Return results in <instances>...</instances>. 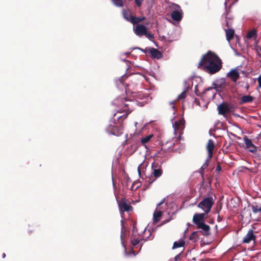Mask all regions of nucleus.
<instances>
[{
  "instance_id": "obj_1",
  "label": "nucleus",
  "mask_w": 261,
  "mask_h": 261,
  "mask_svg": "<svg viewBox=\"0 0 261 261\" xmlns=\"http://www.w3.org/2000/svg\"><path fill=\"white\" fill-rule=\"evenodd\" d=\"M222 64V61L218 56L215 53L209 50L202 56L198 67L213 74L218 72L221 69Z\"/></svg>"
},
{
  "instance_id": "obj_2",
  "label": "nucleus",
  "mask_w": 261,
  "mask_h": 261,
  "mask_svg": "<svg viewBox=\"0 0 261 261\" xmlns=\"http://www.w3.org/2000/svg\"><path fill=\"white\" fill-rule=\"evenodd\" d=\"M130 105L129 103H125L124 108H126L121 111H118L117 112L118 113L124 112V114L122 115L119 116L117 117V124H119L118 125H113L112 124H110L106 128V131L108 133L119 136H120L122 134L123 127V121L125 119L127 118L129 114H130L133 110L129 108ZM117 116V113H115L113 115V124H117V123L115 122V117Z\"/></svg>"
},
{
  "instance_id": "obj_3",
  "label": "nucleus",
  "mask_w": 261,
  "mask_h": 261,
  "mask_svg": "<svg viewBox=\"0 0 261 261\" xmlns=\"http://www.w3.org/2000/svg\"><path fill=\"white\" fill-rule=\"evenodd\" d=\"M214 203V200L212 196H210L205 197L200 201L197 206L203 210L205 214H208L212 209V207Z\"/></svg>"
},
{
  "instance_id": "obj_4",
  "label": "nucleus",
  "mask_w": 261,
  "mask_h": 261,
  "mask_svg": "<svg viewBox=\"0 0 261 261\" xmlns=\"http://www.w3.org/2000/svg\"><path fill=\"white\" fill-rule=\"evenodd\" d=\"M218 113L220 115L225 116L227 113L232 112L234 108L232 105H229L226 102H222L218 106Z\"/></svg>"
},
{
  "instance_id": "obj_5",
  "label": "nucleus",
  "mask_w": 261,
  "mask_h": 261,
  "mask_svg": "<svg viewBox=\"0 0 261 261\" xmlns=\"http://www.w3.org/2000/svg\"><path fill=\"white\" fill-rule=\"evenodd\" d=\"M118 204L121 214L125 212H129L133 210V206L128 203L127 200L125 198H123L120 201H118Z\"/></svg>"
},
{
  "instance_id": "obj_6",
  "label": "nucleus",
  "mask_w": 261,
  "mask_h": 261,
  "mask_svg": "<svg viewBox=\"0 0 261 261\" xmlns=\"http://www.w3.org/2000/svg\"><path fill=\"white\" fill-rule=\"evenodd\" d=\"M185 121L183 118L178 121H175L173 124L174 131L176 133L178 132L179 134H182L185 128Z\"/></svg>"
},
{
  "instance_id": "obj_7",
  "label": "nucleus",
  "mask_w": 261,
  "mask_h": 261,
  "mask_svg": "<svg viewBox=\"0 0 261 261\" xmlns=\"http://www.w3.org/2000/svg\"><path fill=\"white\" fill-rule=\"evenodd\" d=\"M207 214H205V212L203 213L195 214L193 217V223H194L197 226L203 222H204L205 215Z\"/></svg>"
},
{
  "instance_id": "obj_8",
  "label": "nucleus",
  "mask_w": 261,
  "mask_h": 261,
  "mask_svg": "<svg viewBox=\"0 0 261 261\" xmlns=\"http://www.w3.org/2000/svg\"><path fill=\"white\" fill-rule=\"evenodd\" d=\"M198 229H201V230H198L201 232V234L204 236H208L211 234L210 227L209 225L203 222L196 226Z\"/></svg>"
},
{
  "instance_id": "obj_9",
  "label": "nucleus",
  "mask_w": 261,
  "mask_h": 261,
  "mask_svg": "<svg viewBox=\"0 0 261 261\" xmlns=\"http://www.w3.org/2000/svg\"><path fill=\"white\" fill-rule=\"evenodd\" d=\"M227 77L236 83L240 77V74L237 69H232L227 73Z\"/></svg>"
},
{
  "instance_id": "obj_10",
  "label": "nucleus",
  "mask_w": 261,
  "mask_h": 261,
  "mask_svg": "<svg viewBox=\"0 0 261 261\" xmlns=\"http://www.w3.org/2000/svg\"><path fill=\"white\" fill-rule=\"evenodd\" d=\"M149 53L152 58L159 59L163 57L162 53L153 47L149 48Z\"/></svg>"
},
{
  "instance_id": "obj_11",
  "label": "nucleus",
  "mask_w": 261,
  "mask_h": 261,
  "mask_svg": "<svg viewBox=\"0 0 261 261\" xmlns=\"http://www.w3.org/2000/svg\"><path fill=\"white\" fill-rule=\"evenodd\" d=\"M214 147L215 144L214 141L212 139L208 140L206 145V149L208 151V159H211L213 156Z\"/></svg>"
},
{
  "instance_id": "obj_12",
  "label": "nucleus",
  "mask_w": 261,
  "mask_h": 261,
  "mask_svg": "<svg viewBox=\"0 0 261 261\" xmlns=\"http://www.w3.org/2000/svg\"><path fill=\"white\" fill-rule=\"evenodd\" d=\"M146 27L143 24H137L134 30L135 34L139 36H142L146 32Z\"/></svg>"
},
{
  "instance_id": "obj_13",
  "label": "nucleus",
  "mask_w": 261,
  "mask_h": 261,
  "mask_svg": "<svg viewBox=\"0 0 261 261\" xmlns=\"http://www.w3.org/2000/svg\"><path fill=\"white\" fill-rule=\"evenodd\" d=\"M255 237L253 234L252 229H250L247 234L244 237L243 242L244 243H249L252 240H254Z\"/></svg>"
},
{
  "instance_id": "obj_14",
  "label": "nucleus",
  "mask_w": 261,
  "mask_h": 261,
  "mask_svg": "<svg viewBox=\"0 0 261 261\" xmlns=\"http://www.w3.org/2000/svg\"><path fill=\"white\" fill-rule=\"evenodd\" d=\"M171 18L175 21H180L182 19V10H174L171 14Z\"/></svg>"
},
{
  "instance_id": "obj_15",
  "label": "nucleus",
  "mask_w": 261,
  "mask_h": 261,
  "mask_svg": "<svg viewBox=\"0 0 261 261\" xmlns=\"http://www.w3.org/2000/svg\"><path fill=\"white\" fill-rule=\"evenodd\" d=\"M146 239H143L142 238H140L138 236H132L130 237V242L131 244L134 246H136L139 243H140L141 241H145Z\"/></svg>"
},
{
  "instance_id": "obj_16",
  "label": "nucleus",
  "mask_w": 261,
  "mask_h": 261,
  "mask_svg": "<svg viewBox=\"0 0 261 261\" xmlns=\"http://www.w3.org/2000/svg\"><path fill=\"white\" fill-rule=\"evenodd\" d=\"M201 235V232L199 231H194L189 237V240L192 242L195 243L199 239V237Z\"/></svg>"
},
{
  "instance_id": "obj_17",
  "label": "nucleus",
  "mask_w": 261,
  "mask_h": 261,
  "mask_svg": "<svg viewBox=\"0 0 261 261\" xmlns=\"http://www.w3.org/2000/svg\"><path fill=\"white\" fill-rule=\"evenodd\" d=\"M254 100V97L251 95H243L240 98L241 104L250 103Z\"/></svg>"
},
{
  "instance_id": "obj_18",
  "label": "nucleus",
  "mask_w": 261,
  "mask_h": 261,
  "mask_svg": "<svg viewBox=\"0 0 261 261\" xmlns=\"http://www.w3.org/2000/svg\"><path fill=\"white\" fill-rule=\"evenodd\" d=\"M254 214H261V204H257L256 202L253 203L250 206Z\"/></svg>"
},
{
  "instance_id": "obj_19",
  "label": "nucleus",
  "mask_w": 261,
  "mask_h": 261,
  "mask_svg": "<svg viewBox=\"0 0 261 261\" xmlns=\"http://www.w3.org/2000/svg\"><path fill=\"white\" fill-rule=\"evenodd\" d=\"M162 212L160 208H156L153 213V220L154 222H158L160 220L161 217L162 215Z\"/></svg>"
},
{
  "instance_id": "obj_20",
  "label": "nucleus",
  "mask_w": 261,
  "mask_h": 261,
  "mask_svg": "<svg viewBox=\"0 0 261 261\" xmlns=\"http://www.w3.org/2000/svg\"><path fill=\"white\" fill-rule=\"evenodd\" d=\"M225 31L226 32V39L227 41H229L233 38L234 31L233 29L229 28L225 29Z\"/></svg>"
},
{
  "instance_id": "obj_21",
  "label": "nucleus",
  "mask_w": 261,
  "mask_h": 261,
  "mask_svg": "<svg viewBox=\"0 0 261 261\" xmlns=\"http://www.w3.org/2000/svg\"><path fill=\"white\" fill-rule=\"evenodd\" d=\"M163 172V171L162 168L152 170V175L155 179L160 177L162 175Z\"/></svg>"
},
{
  "instance_id": "obj_22",
  "label": "nucleus",
  "mask_w": 261,
  "mask_h": 261,
  "mask_svg": "<svg viewBox=\"0 0 261 261\" xmlns=\"http://www.w3.org/2000/svg\"><path fill=\"white\" fill-rule=\"evenodd\" d=\"M185 242L184 240H179L178 241L174 242L173 245L172 249H175L177 248L184 246Z\"/></svg>"
},
{
  "instance_id": "obj_23",
  "label": "nucleus",
  "mask_w": 261,
  "mask_h": 261,
  "mask_svg": "<svg viewBox=\"0 0 261 261\" xmlns=\"http://www.w3.org/2000/svg\"><path fill=\"white\" fill-rule=\"evenodd\" d=\"M162 162L157 160H154L151 164V170H154L155 169H160L162 168Z\"/></svg>"
},
{
  "instance_id": "obj_24",
  "label": "nucleus",
  "mask_w": 261,
  "mask_h": 261,
  "mask_svg": "<svg viewBox=\"0 0 261 261\" xmlns=\"http://www.w3.org/2000/svg\"><path fill=\"white\" fill-rule=\"evenodd\" d=\"M146 19L145 17H137L136 16H133L132 17V23L133 24H137L139 22H142L145 20Z\"/></svg>"
},
{
  "instance_id": "obj_25",
  "label": "nucleus",
  "mask_w": 261,
  "mask_h": 261,
  "mask_svg": "<svg viewBox=\"0 0 261 261\" xmlns=\"http://www.w3.org/2000/svg\"><path fill=\"white\" fill-rule=\"evenodd\" d=\"M123 16L124 18L128 21L132 22V17L134 16L132 15L129 11L124 10L123 11Z\"/></svg>"
},
{
  "instance_id": "obj_26",
  "label": "nucleus",
  "mask_w": 261,
  "mask_h": 261,
  "mask_svg": "<svg viewBox=\"0 0 261 261\" xmlns=\"http://www.w3.org/2000/svg\"><path fill=\"white\" fill-rule=\"evenodd\" d=\"M153 137V135L152 134L145 136L141 139V143L142 144L145 145L146 143H148Z\"/></svg>"
},
{
  "instance_id": "obj_27",
  "label": "nucleus",
  "mask_w": 261,
  "mask_h": 261,
  "mask_svg": "<svg viewBox=\"0 0 261 261\" xmlns=\"http://www.w3.org/2000/svg\"><path fill=\"white\" fill-rule=\"evenodd\" d=\"M215 88L218 89V88H223L225 87L226 84L224 80H221L220 82H218L215 85Z\"/></svg>"
},
{
  "instance_id": "obj_28",
  "label": "nucleus",
  "mask_w": 261,
  "mask_h": 261,
  "mask_svg": "<svg viewBox=\"0 0 261 261\" xmlns=\"http://www.w3.org/2000/svg\"><path fill=\"white\" fill-rule=\"evenodd\" d=\"M243 140L245 143V144L246 145V148H248L251 145H252L253 144L252 143L251 140L249 139H248L247 136H245L243 138Z\"/></svg>"
},
{
  "instance_id": "obj_29",
  "label": "nucleus",
  "mask_w": 261,
  "mask_h": 261,
  "mask_svg": "<svg viewBox=\"0 0 261 261\" xmlns=\"http://www.w3.org/2000/svg\"><path fill=\"white\" fill-rule=\"evenodd\" d=\"M256 36V31L255 30H252L248 32L247 37L249 39H251L253 37L255 38Z\"/></svg>"
},
{
  "instance_id": "obj_30",
  "label": "nucleus",
  "mask_w": 261,
  "mask_h": 261,
  "mask_svg": "<svg viewBox=\"0 0 261 261\" xmlns=\"http://www.w3.org/2000/svg\"><path fill=\"white\" fill-rule=\"evenodd\" d=\"M164 156H165V152L163 149H161L160 151H158L154 155V157L156 158H163Z\"/></svg>"
},
{
  "instance_id": "obj_31",
  "label": "nucleus",
  "mask_w": 261,
  "mask_h": 261,
  "mask_svg": "<svg viewBox=\"0 0 261 261\" xmlns=\"http://www.w3.org/2000/svg\"><path fill=\"white\" fill-rule=\"evenodd\" d=\"M208 160H206L204 163L203 164V165L201 166V167L200 169V173L201 175L203 174L204 170L208 167Z\"/></svg>"
},
{
  "instance_id": "obj_32",
  "label": "nucleus",
  "mask_w": 261,
  "mask_h": 261,
  "mask_svg": "<svg viewBox=\"0 0 261 261\" xmlns=\"http://www.w3.org/2000/svg\"><path fill=\"white\" fill-rule=\"evenodd\" d=\"M132 236H139L136 222L133 223Z\"/></svg>"
},
{
  "instance_id": "obj_33",
  "label": "nucleus",
  "mask_w": 261,
  "mask_h": 261,
  "mask_svg": "<svg viewBox=\"0 0 261 261\" xmlns=\"http://www.w3.org/2000/svg\"><path fill=\"white\" fill-rule=\"evenodd\" d=\"M114 4L118 7H122L123 6L122 0H112Z\"/></svg>"
},
{
  "instance_id": "obj_34",
  "label": "nucleus",
  "mask_w": 261,
  "mask_h": 261,
  "mask_svg": "<svg viewBox=\"0 0 261 261\" xmlns=\"http://www.w3.org/2000/svg\"><path fill=\"white\" fill-rule=\"evenodd\" d=\"M121 223H122V228H121V241H122V243L123 244L122 241L123 239V237H124V236H125V230L124 229L123 221H121Z\"/></svg>"
},
{
  "instance_id": "obj_35",
  "label": "nucleus",
  "mask_w": 261,
  "mask_h": 261,
  "mask_svg": "<svg viewBox=\"0 0 261 261\" xmlns=\"http://www.w3.org/2000/svg\"><path fill=\"white\" fill-rule=\"evenodd\" d=\"M186 95L187 92L185 90L178 96L177 99H185L186 97Z\"/></svg>"
},
{
  "instance_id": "obj_36",
  "label": "nucleus",
  "mask_w": 261,
  "mask_h": 261,
  "mask_svg": "<svg viewBox=\"0 0 261 261\" xmlns=\"http://www.w3.org/2000/svg\"><path fill=\"white\" fill-rule=\"evenodd\" d=\"M247 149L250 152L252 153H254L257 151V147L254 144L248 147Z\"/></svg>"
},
{
  "instance_id": "obj_37",
  "label": "nucleus",
  "mask_w": 261,
  "mask_h": 261,
  "mask_svg": "<svg viewBox=\"0 0 261 261\" xmlns=\"http://www.w3.org/2000/svg\"><path fill=\"white\" fill-rule=\"evenodd\" d=\"M144 35H145L147 38L150 40L153 39L154 38L153 35L150 32H148L147 30H146V32H145V34H144Z\"/></svg>"
},
{
  "instance_id": "obj_38",
  "label": "nucleus",
  "mask_w": 261,
  "mask_h": 261,
  "mask_svg": "<svg viewBox=\"0 0 261 261\" xmlns=\"http://www.w3.org/2000/svg\"><path fill=\"white\" fill-rule=\"evenodd\" d=\"M143 1L144 0H135V4L138 7L141 6Z\"/></svg>"
},
{
  "instance_id": "obj_39",
  "label": "nucleus",
  "mask_w": 261,
  "mask_h": 261,
  "mask_svg": "<svg viewBox=\"0 0 261 261\" xmlns=\"http://www.w3.org/2000/svg\"><path fill=\"white\" fill-rule=\"evenodd\" d=\"M221 170V167L220 166V164L219 162H218L217 164L216 168L215 170V172H219Z\"/></svg>"
},
{
  "instance_id": "obj_40",
  "label": "nucleus",
  "mask_w": 261,
  "mask_h": 261,
  "mask_svg": "<svg viewBox=\"0 0 261 261\" xmlns=\"http://www.w3.org/2000/svg\"><path fill=\"white\" fill-rule=\"evenodd\" d=\"M181 253V252H180V253H179L178 254L176 255L175 256V257H174V261H178V260H180V259H181V257H180Z\"/></svg>"
},
{
  "instance_id": "obj_41",
  "label": "nucleus",
  "mask_w": 261,
  "mask_h": 261,
  "mask_svg": "<svg viewBox=\"0 0 261 261\" xmlns=\"http://www.w3.org/2000/svg\"><path fill=\"white\" fill-rule=\"evenodd\" d=\"M165 201V198L163 199L157 205V208H160L159 207L163 204Z\"/></svg>"
},
{
  "instance_id": "obj_42",
  "label": "nucleus",
  "mask_w": 261,
  "mask_h": 261,
  "mask_svg": "<svg viewBox=\"0 0 261 261\" xmlns=\"http://www.w3.org/2000/svg\"><path fill=\"white\" fill-rule=\"evenodd\" d=\"M138 48L139 49H140L141 50H142L143 52H144L145 54L149 53V48H146L144 49H141V48Z\"/></svg>"
},
{
  "instance_id": "obj_43",
  "label": "nucleus",
  "mask_w": 261,
  "mask_h": 261,
  "mask_svg": "<svg viewBox=\"0 0 261 261\" xmlns=\"http://www.w3.org/2000/svg\"><path fill=\"white\" fill-rule=\"evenodd\" d=\"M258 83V87L259 88H261V75L259 76L257 79Z\"/></svg>"
},
{
  "instance_id": "obj_44",
  "label": "nucleus",
  "mask_w": 261,
  "mask_h": 261,
  "mask_svg": "<svg viewBox=\"0 0 261 261\" xmlns=\"http://www.w3.org/2000/svg\"><path fill=\"white\" fill-rule=\"evenodd\" d=\"M194 103L197 105V106H200V102H199V100L197 98H195V100H194Z\"/></svg>"
},
{
  "instance_id": "obj_45",
  "label": "nucleus",
  "mask_w": 261,
  "mask_h": 261,
  "mask_svg": "<svg viewBox=\"0 0 261 261\" xmlns=\"http://www.w3.org/2000/svg\"><path fill=\"white\" fill-rule=\"evenodd\" d=\"M141 165H140V166H138V173H139V175H140V174H141V169H140V168H141Z\"/></svg>"
},
{
  "instance_id": "obj_46",
  "label": "nucleus",
  "mask_w": 261,
  "mask_h": 261,
  "mask_svg": "<svg viewBox=\"0 0 261 261\" xmlns=\"http://www.w3.org/2000/svg\"><path fill=\"white\" fill-rule=\"evenodd\" d=\"M249 87V85H248V84H247V85H246V89H248Z\"/></svg>"
},
{
  "instance_id": "obj_47",
  "label": "nucleus",
  "mask_w": 261,
  "mask_h": 261,
  "mask_svg": "<svg viewBox=\"0 0 261 261\" xmlns=\"http://www.w3.org/2000/svg\"><path fill=\"white\" fill-rule=\"evenodd\" d=\"M6 257V254L5 253H4L3 254V258H5Z\"/></svg>"
},
{
  "instance_id": "obj_48",
  "label": "nucleus",
  "mask_w": 261,
  "mask_h": 261,
  "mask_svg": "<svg viewBox=\"0 0 261 261\" xmlns=\"http://www.w3.org/2000/svg\"><path fill=\"white\" fill-rule=\"evenodd\" d=\"M197 89V86H195V92H196ZM196 94L198 95L197 94Z\"/></svg>"
},
{
  "instance_id": "obj_49",
  "label": "nucleus",
  "mask_w": 261,
  "mask_h": 261,
  "mask_svg": "<svg viewBox=\"0 0 261 261\" xmlns=\"http://www.w3.org/2000/svg\"><path fill=\"white\" fill-rule=\"evenodd\" d=\"M226 25L228 28L229 27L228 22L227 21L226 22Z\"/></svg>"
},
{
  "instance_id": "obj_50",
  "label": "nucleus",
  "mask_w": 261,
  "mask_h": 261,
  "mask_svg": "<svg viewBox=\"0 0 261 261\" xmlns=\"http://www.w3.org/2000/svg\"><path fill=\"white\" fill-rule=\"evenodd\" d=\"M32 231H33V230H30L29 231V233H31Z\"/></svg>"
},
{
  "instance_id": "obj_51",
  "label": "nucleus",
  "mask_w": 261,
  "mask_h": 261,
  "mask_svg": "<svg viewBox=\"0 0 261 261\" xmlns=\"http://www.w3.org/2000/svg\"><path fill=\"white\" fill-rule=\"evenodd\" d=\"M192 260L196 261V258L195 257L193 258Z\"/></svg>"
},
{
  "instance_id": "obj_52",
  "label": "nucleus",
  "mask_w": 261,
  "mask_h": 261,
  "mask_svg": "<svg viewBox=\"0 0 261 261\" xmlns=\"http://www.w3.org/2000/svg\"><path fill=\"white\" fill-rule=\"evenodd\" d=\"M176 7L178 8H180V7L179 6V5H176Z\"/></svg>"
},
{
  "instance_id": "obj_53",
  "label": "nucleus",
  "mask_w": 261,
  "mask_h": 261,
  "mask_svg": "<svg viewBox=\"0 0 261 261\" xmlns=\"http://www.w3.org/2000/svg\"><path fill=\"white\" fill-rule=\"evenodd\" d=\"M225 6H226V5H227V2L226 1L225 2Z\"/></svg>"
},
{
  "instance_id": "obj_54",
  "label": "nucleus",
  "mask_w": 261,
  "mask_h": 261,
  "mask_svg": "<svg viewBox=\"0 0 261 261\" xmlns=\"http://www.w3.org/2000/svg\"><path fill=\"white\" fill-rule=\"evenodd\" d=\"M132 252L135 255V252L133 250H132Z\"/></svg>"
},
{
  "instance_id": "obj_55",
  "label": "nucleus",
  "mask_w": 261,
  "mask_h": 261,
  "mask_svg": "<svg viewBox=\"0 0 261 261\" xmlns=\"http://www.w3.org/2000/svg\"><path fill=\"white\" fill-rule=\"evenodd\" d=\"M129 102H133V101L130 100V101H129ZM133 102H135V101H133Z\"/></svg>"
},
{
  "instance_id": "obj_56",
  "label": "nucleus",
  "mask_w": 261,
  "mask_h": 261,
  "mask_svg": "<svg viewBox=\"0 0 261 261\" xmlns=\"http://www.w3.org/2000/svg\"><path fill=\"white\" fill-rule=\"evenodd\" d=\"M238 0H236V2H237Z\"/></svg>"
}]
</instances>
